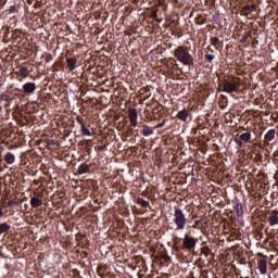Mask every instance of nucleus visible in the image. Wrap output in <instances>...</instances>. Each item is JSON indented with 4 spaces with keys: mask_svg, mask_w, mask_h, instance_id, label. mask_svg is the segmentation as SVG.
I'll use <instances>...</instances> for the list:
<instances>
[{
    "mask_svg": "<svg viewBox=\"0 0 278 278\" xmlns=\"http://www.w3.org/2000/svg\"><path fill=\"white\" fill-rule=\"evenodd\" d=\"M274 160L278 162V151L274 152Z\"/></svg>",
    "mask_w": 278,
    "mask_h": 278,
    "instance_id": "2f4dec72",
    "label": "nucleus"
},
{
    "mask_svg": "<svg viewBox=\"0 0 278 278\" xmlns=\"http://www.w3.org/2000/svg\"><path fill=\"white\" fill-rule=\"evenodd\" d=\"M106 268H108V265H99L97 268L98 275L100 277H103L105 275Z\"/></svg>",
    "mask_w": 278,
    "mask_h": 278,
    "instance_id": "412c9836",
    "label": "nucleus"
},
{
    "mask_svg": "<svg viewBox=\"0 0 278 278\" xmlns=\"http://www.w3.org/2000/svg\"><path fill=\"white\" fill-rule=\"evenodd\" d=\"M192 228H193V229H197V225H193Z\"/></svg>",
    "mask_w": 278,
    "mask_h": 278,
    "instance_id": "e433bc0d",
    "label": "nucleus"
},
{
    "mask_svg": "<svg viewBox=\"0 0 278 278\" xmlns=\"http://www.w3.org/2000/svg\"><path fill=\"white\" fill-rule=\"evenodd\" d=\"M81 135L83 136H92V132H90V129H88V127H86V125L81 126Z\"/></svg>",
    "mask_w": 278,
    "mask_h": 278,
    "instance_id": "5701e85b",
    "label": "nucleus"
},
{
    "mask_svg": "<svg viewBox=\"0 0 278 278\" xmlns=\"http://www.w3.org/2000/svg\"><path fill=\"white\" fill-rule=\"evenodd\" d=\"M275 134H277V130L275 129L268 130L264 137L265 142H273V140H275Z\"/></svg>",
    "mask_w": 278,
    "mask_h": 278,
    "instance_id": "9b49d317",
    "label": "nucleus"
},
{
    "mask_svg": "<svg viewBox=\"0 0 278 278\" xmlns=\"http://www.w3.org/2000/svg\"><path fill=\"white\" fill-rule=\"evenodd\" d=\"M12 229V226H10L8 223L0 224V236L1 233H8Z\"/></svg>",
    "mask_w": 278,
    "mask_h": 278,
    "instance_id": "a211bd4d",
    "label": "nucleus"
},
{
    "mask_svg": "<svg viewBox=\"0 0 278 278\" xmlns=\"http://www.w3.org/2000/svg\"><path fill=\"white\" fill-rule=\"evenodd\" d=\"M4 160L7 164H14V162H16V156L12 152H8L4 155Z\"/></svg>",
    "mask_w": 278,
    "mask_h": 278,
    "instance_id": "f3484780",
    "label": "nucleus"
},
{
    "mask_svg": "<svg viewBox=\"0 0 278 278\" xmlns=\"http://www.w3.org/2000/svg\"><path fill=\"white\" fill-rule=\"evenodd\" d=\"M15 202L14 201H9V207H14Z\"/></svg>",
    "mask_w": 278,
    "mask_h": 278,
    "instance_id": "473e14b6",
    "label": "nucleus"
},
{
    "mask_svg": "<svg viewBox=\"0 0 278 278\" xmlns=\"http://www.w3.org/2000/svg\"><path fill=\"white\" fill-rule=\"evenodd\" d=\"M90 170V165L81 163L77 169L78 175H86Z\"/></svg>",
    "mask_w": 278,
    "mask_h": 278,
    "instance_id": "f8f14e48",
    "label": "nucleus"
},
{
    "mask_svg": "<svg viewBox=\"0 0 278 278\" xmlns=\"http://www.w3.org/2000/svg\"><path fill=\"white\" fill-rule=\"evenodd\" d=\"M174 223L177 227V229H185L186 228V214H184V210H181L180 207H175L174 211Z\"/></svg>",
    "mask_w": 278,
    "mask_h": 278,
    "instance_id": "f03ea898",
    "label": "nucleus"
},
{
    "mask_svg": "<svg viewBox=\"0 0 278 278\" xmlns=\"http://www.w3.org/2000/svg\"><path fill=\"white\" fill-rule=\"evenodd\" d=\"M163 126H164V122L159 123V124L154 127V129H161V127H163Z\"/></svg>",
    "mask_w": 278,
    "mask_h": 278,
    "instance_id": "7c9ffc66",
    "label": "nucleus"
},
{
    "mask_svg": "<svg viewBox=\"0 0 278 278\" xmlns=\"http://www.w3.org/2000/svg\"><path fill=\"white\" fill-rule=\"evenodd\" d=\"M235 142L236 144L239 147V149H242V147H244V141L238 139V138H235Z\"/></svg>",
    "mask_w": 278,
    "mask_h": 278,
    "instance_id": "393cba45",
    "label": "nucleus"
},
{
    "mask_svg": "<svg viewBox=\"0 0 278 278\" xmlns=\"http://www.w3.org/2000/svg\"><path fill=\"white\" fill-rule=\"evenodd\" d=\"M152 134H153L152 128L149 127L148 125H144L142 129V136H152Z\"/></svg>",
    "mask_w": 278,
    "mask_h": 278,
    "instance_id": "4be33fe9",
    "label": "nucleus"
},
{
    "mask_svg": "<svg viewBox=\"0 0 278 278\" xmlns=\"http://www.w3.org/2000/svg\"><path fill=\"white\" fill-rule=\"evenodd\" d=\"M76 121H77V123H79L80 127H84V125H86L84 123V119L81 117H79V116L76 117Z\"/></svg>",
    "mask_w": 278,
    "mask_h": 278,
    "instance_id": "bb28decb",
    "label": "nucleus"
},
{
    "mask_svg": "<svg viewBox=\"0 0 278 278\" xmlns=\"http://www.w3.org/2000/svg\"><path fill=\"white\" fill-rule=\"evenodd\" d=\"M239 139L245 144H251V132H243L239 136Z\"/></svg>",
    "mask_w": 278,
    "mask_h": 278,
    "instance_id": "4468645a",
    "label": "nucleus"
},
{
    "mask_svg": "<svg viewBox=\"0 0 278 278\" xmlns=\"http://www.w3.org/2000/svg\"><path fill=\"white\" fill-rule=\"evenodd\" d=\"M138 277H139V278H143L144 275H142V274L139 271V273H138Z\"/></svg>",
    "mask_w": 278,
    "mask_h": 278,
    "instance_id": "c9c22d12",
    "label": "nucleus"
},
{
    "mask_svg": "<svg viewBox=\"0 0 278 278\" xmlns=\"http://www.w3.org/2000/svg\"><path fill=\"white\" fill-rule=\"evenodd\" d=\"M45 60L46 62H51L53 60V55L47 54Z\"/></svg>",
    "mask_w": 278,
    "mask_h": 278,
    "instance_id": "c756f323",
    "label": "nucleus"
},
{
    "mask_svg": "<svg viewBox=\"0 0 278 278\" xmlns=\"http://www.w3.org/2000/svg\"><path fill=\"white\" fill-rule=\"evenodd\" d=\"M267 264L268 263L264 258L258 261V270H260L261 275H266Z\"/></svg>",
    "mask_w": 278,
    "mask_h": 278,
    "instance_id": "6e6552de",
    "label": "nucleus"
},
{
    "mask_svg": "<svg viewBox=\"0 0 278 278\" xmlns=\"http://www.w3.org/2000/svg\"><path fill=\"white\" fill-rule=\"evenodd\" d=\"M3 217V208L0 206V218Z\"/></svg>",
    "mask_w": 278,
    "mask_h": 278,
    "instance_id": "72a5a7b5",
    "label": "nucleus"
},
{
    "mask_svg": "<svg viewBox=\"0 0 278 278\" xmlns=\"http://www.w3.org/2000/svg\"><path fill=\"white\" fill-rule=\"evenodd\" d=\"M243 12L245 13V16H249L252 12H255L257 10V5L255 4H247L243 7Z\"/></svg>",
    "mask_w": 278,
    "mask_h": 278,
    "instance_id": "9d476101",
    "label": "nucleus"
},
{
    "mask_svg": "<svg viewBox=\"0 0 278 278\" xmlns=\"http://www.w3.org/2000/svg\"><path fill=\"white\" fill-rule=\"evenodd\" d=\"M188 116H190V113L186 109L179 111L177 114V118H179V121H182L184 123L188 121Z\"/></svg>",
    "mask_w": 278,
    "mask_h": 278,
    "instance_id": "1a4fd4ad",
    "label": "nucleus"
},
{
    "mask_svg": "<svg viewBox=\"0 0 278 278\" xmlns=\"http://www.w3.org/2000/svg\"><path fill=\"white\" fill-rule=\"evenodd\" d=\"M223 90L224 92H228V94H231V92H236L238 90V85L236 84V80L224 83Z\"/></svg>",
    "mask_w": 278,
    "mask_h": 278,
    "instance_id": "20e7f679",
    "label": "nucleus"
},
{
    "mask_svg": "<svg viewBox=\"0 0 278 278\" xmlns=\"http://www.w3.org/2000/svg\"><path fill=\"white\" fill-rule=\"evenodd\" d=\"M211 43L213 45V47H217V45H220V39L218 37H212Z\"/></svg>",
    "mask_w": 278,
    "mask_h": 278,
    "instance_id": "b1692460",
    "label": "nucleus"
},
{
    "mask_svg": "<svg viewBox=\"0 0 278 278\" xmlns=\"http://www.w3.org/2000/svg\"><path fill=\"white\" fill-rule=\"evenodd\" d=\"M199 242L198 238L190 237L188 235L185 236L184 241H182V249L185 251H192L194 247H197V243Z\"/></svg>",
    "mask_w": 278,
    "mask_h": 278,
    "instance_id": "7ed1b4c3",
    "label": "nucleus"
},
{
    "mask_svg": "<svg viewBox=\"0 0 278 278\" xmlns=\"http://www.w3.org/2000/svg\"><path fill=\"white\" fill-rule=\"evenodd\" d=\"M236 212L238 218H240V216H243L244 214V207L242 206V203L239 200H236Z\"/></svg>",
    "mask_w": 278,
    "mask_h": 278,
    "instance_id": "ddd939ff",
    "label": "nucleus"
},
{
    "mask_svg": "<svg viewBox=\"0 0 278 278\" xmlns=\"http://www.w3.org/2000/svg\"><path fill=\"white\" fill-rule=\"evenodd\" d=\"M66 64L70 73H73L77 68V59L76 58H66Z\"/></svg>",
    "mask_w": 278,
    "mask_h": 278,
    "instance_id": "0eeeda50",
    "label": "nucleus"
},
{
    "mask_svg": "<svg viewBox=\"0 0 278 278\" xmlns=\"http://www.w3.org/2000/svg\"><path fill=\"white\" fill-rule=\"evenodd\" d=\"M17 74L20 77H23V79H27V77H29V70H27L26 66H22Z\"/></svg>",
    "mask_w": 278,
    "mask_h": 278,
    "instance_id": "dca6fc26",
    "label": "nucleus"
},
{
    "mask_svg": "<svg viewBox=\"0 0 278 278\" xmlns=\"http://www.w3.org/2000/svg\"><path fill=\"white\" fill-rule=\"evenodd\" d=\"M128 114H129L130 125L132 127H138V110L137 109H129Z\"/></svg>",
    "mask_w": 278,
    "mask_h": 278,
    "instance_id": "39448f33",
    "label": "nucleus"
},
{
    "mask_svg": "<svg viewBox=\"0 0 278 278\" xmlns=\"http://www.w3.org/2000/svg\"><path fill=\"white\" fill-rule=\"evenodd\" d=\"M30 205H31V207H35V208L42 207V200L34 197L30 199Z\"/></svg>",
    "mask_w": 278,
    "mask_h": 278,
    "instance_id": "2eb2a0df",
    "label": "nucleus"
},
{
    "mask_svg": "<svg viewBox=\"0 0 278 278\" xmlns=\"http://www.w3.org/2000/svg\"><path fill=\"white\" fill-rule=\"evenodd\" d=\"M137 205H140L141 207H151L149 204V201H147L142 198L137 199Z\"/></svg>",
    "mask_w": 278,
    "mask_h": 278,
    "instance_id": "aec40b11",
    "label": "nucleus"
},
{
    "mask_svg": "<svg viewBox=\"0 0 278 278\" xmlns=\"http://www.w3.org/2000/svg\"><path fill=\"white\" fill-rule=\"evenodd\" d=\"M174 58L184 66H194V56L190 54V48L179 46L174 50Z\"/></svg>",
    "mask_w": 278,
    "mask_h": 278,
    "instance_id": "f257e3e1",
    "label": "nucleus"
},
{
    "mask_svg": "<svg viewBox=\"0 0 278 278\" xmlns=\"http://www.w3.org/2000/svg\"><path fill=\"white\" fill-rule=\"evenodd\" d=\"M204 255L207 257V255H210V249L206 250V252H204Z\"/></svg>",
    "mask_w": 278,
    "mask_h": 278,
    "instance_id": "f704fd0d",
    "label": "nucleus"
},
{
    "mask_svg": "<svg viewBox=\"0 0 278 278\" xmlns=\"http://www.w3.org/2000/svg\"><path fill=\"white\" fill-rule=\"evenodd\" d=\"M25 94H34L36 92V83H26L23 85Z\"/></svg>",
    "mask_w": 278,
    "mask_h": 278,
    "instance_id": "423d86ee",
    "label": "nucleus"
},
{
    "mask_svg": "<svg viewBox=\"0 0 278 278\" xmlns=\"http://www.w3.org/2000/svg\"><path fill=\"white\" fill-rule=\"evenodd\" d=\"M267 222L269 223L270 227H275V225H278V216L273 214L268 217Z\"/></svg>",
    "mask_w": 278,
    "mask_h": 278,
    "instance_id": "6ab92c4d",
    "label": "nucleus"
},
{
    "mask_svg": "<svg viewBox=\"0 0 278 278\" xmlns=\"http://www.w3.org/2000/svg\"><path fill=\"white\" fill-rule=\"evenodd\" d=\"M0 149H2L1 146H0Z\"/></svg>",
    "mask_w": 278,
    "mask_h": 278,
    "instance_id": "4c0bfd02",
    "label": "nucleus"
},
{
    "mask_svg": "<svg viewBox=\"0 0 278 278\" xmlns=\"http://www.w3.org/2000/svg\"><path fill=\"white\" fill-rule=\"evenodd\" d=\"M9 12L10 14H14V12H16V7L15 5L10 7Z\"/></svg>",
    "mask_w": 278,
    "mask_h": 278,
    "instance_id": "c85d7f7f",
    "label": "nucleus"
},
{
    "mask_svg": "<svg viewBox=\"0 0 278 278\" xmlns=\"http://www.w3.org/2000/svg\"><path fill=\"white\" fill-rule=\"evenodd\" d=\"M214 54H205V60H207L210 63L214 62Z\"/></svg>",
    "mask_w": 278,
    "mask_h": 278,
    "instance_id": "a878e982",
    "label": "nucleus"
},
{
    "mask_svg": "<svg viewBox=\"0 0 278 278\" xmlns=\"http://www.w3.org/2000/svg\"><path fill=\"white\" fill-rule=\"evenodd\" d=\"M2 101L10 103V101H12V98H10V96H2Z\"/></svg>",
    "mask_w": 278,
    "mask_h": 278,
    "instance_id": "cd10ccee",
    "label": "nucleus"
}]
</instances>
